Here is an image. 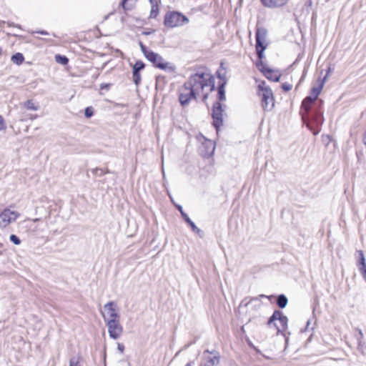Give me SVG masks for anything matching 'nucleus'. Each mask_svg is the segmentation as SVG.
<instances>
[{
  "mask_svg": "<svg viewBox=\"0 0 366 366\" xmlns=\"http://www.w3.org/2000/svg\"><path fill=\"white\" fill-rule=\"evenodd\" d=\"M6 127L3 117L0 115V131L4 129Z\"/></svg>",
  "mask_w": 366,
  "mask_h": 366,
  "instance_id": "obj_38",
  "label": "nucleus"
},
{
  "mask_svg": "<svg viewBox=\"0 0 366 366\" xmlns=\"http://www.w3.org/2000/svg\"><path fill=\"white\" fill-rule=\"evenodd\" d=\"M292 85L290 83L285 82L282 84V89L285 92H289L292 89Z\"/></svg>",
  "mask_w": 366,
  "mask_h": 366,
  "instance_id": "obj_36",
  "label": "nucleus"
},
{
  "mask_svg": "<svg viewBox=\"0 0 366 366\" xmlns=\"http://www.w3.org/2000/svg\"><path fill=\"white\" fill-rule=\"evenodd\" d=\"M93 115V112L89 107L85 109V116L86 117H91Z\"/></svg>",
  "mask_w": 366,
  "mask_h": 366,
  "instance_id": "obj_37",
  "label": "nucleus"
},
{
  "mask_svg": "<svg viewBox=\"0 0 366 366\" xmlns=\"http://www.w3.org/2000/svg\"><path fill=\"white\" fill-rule=\"evenodd\" d=\"M259 69L264 74L265 77L268 79L269 80L277 82L280 81V74L278 71H273L272 69L267 67L265 65L261 64H257Z\"/></svg>",
  "mask_w": 366,
  "mask_h": 366,
  "instance_id": "obj_14",
  "label": "nucleus"
},
{
  "mask_svg": "<svg viewBox=\"0 0 366 366\" xmlns=\"http://www.w3.org/2000/svg\"><path fill=\"white\" fill-rule=\"evenodd\" d=\"M20 105L23 106L24 107H25L26 109H27L29 110L36 111L39 109L38 104L34 103V101L31 99L27 100L24 102H22L20 104Z\"/></svg>",
  "mask_w": 366,
  "mask_h": 366,
  "instance_id": "obj_22",
  "label": "nucleus"
},
{
  "mask_svg": "<svg viewBox=\"0 0 366 366\" xmlns=\"http://www.w3.org/2000/svg\"><path fill=\"white\" fill-rule=\"evenodd\" d=\"M37 117H38V116H37V114H30V115L29 116V118L31 120H34V119H36V118H37Z\"/></svg>",
  "mask_w": 366,
  "mask_h": 366,
  "instance_id": "obj_42",
  "label": "nucleus"
},
{
  "mask_svg": "<svg viewBox=\"0 0 366 366\" xmlns=\"http://www.w3.org/2000/svg\"><path fill=\"white\" fill-rule=\"evenodd\" d=\"M288 302V300L285 295H280L277 298V305L281 309L285 308Z\"/></svg>",
  "mask_w": 366,
  "mask_h": 366,
  "instance_id": "obj_23",
  "label": "nucleus"
},
{
  "mask_svg": "<svg viewBox=\"0 0 366 366\" xmlns=\"http://www.w3.org/2000/svg\"><path fill=\"white\" fill-rule=\"evenodd\" d=\"M179 101L182 107H187L192 99H196L197 96L192 89L184 82V85L179 89Z\"/></svg>",
  "mask_w": 366,
  "mask_h": 366,
  "instance_id": "obj_9",
  "label": "nucleus"
},
{
  "mask_svg": "<svg viewBox=\"0 0 366 366\" xmlns=\"http://www.w3.org/2000/svg\"><path fill=\"white\" fill-rule=\"evenodd\" d=\"M257 95L261 100V106L264 111H271L274 107V98L271 88L264 81H262L257 86Z\"/></svg>",
  "mask_w": 366,
  "mask_h": 366,
  "instance_id": "obj_2",
  "label": "nucleus"
},
{
  "mask_svg": "<svg viewBox=\"0 0 366 366\" xmlns=\"http://www.w3.org/2000/svg\"><path fill=\"white\" fill-rule=\"evenodd\" d=\"M9 26H16V27H18V28H21V26H19V25H15V24H13V23H12V24H9Z\"/></svg>",
  "mask_w": 366,
  "mask_h": 366,
  "instance_id": "obj_45",
  "label": "nucleus"
},
{
  "mask_svg": "<svg viewBox=\"0 0 366 366\" xmlns=\"http://www.w3.org/2000/svg\"><path fill=\"white\" fill-rule=\"evenodd\" d=\"M132 77H133V81L135 84V85L139 86V84L141 82L140 73L138 71H132Z\"/></svg>",
  "mask_w": 366,
  "mask_h": 366,
  "instance_id": "obj_30",
  "label": "nucleus"
},
{
  "mask_svg": "<svg viewBox=\"0 0 366 366\" xmlns=\"http://www.w3.org/2000/svg\"><path fill=\"white\" fill-rule=\"evenodd\" d=\"M81 360V357L79 355L71 357L69 360V366H81L80 363Z\"/></svg>",
  "mask_w": 366,
  "mask_h": 366,
  "instance_id": "obj_28",
  "label": "nucleus"
},
{
  "mask_svg": "<svg viewBox=\"0 0 366 366\" xmlns=\"http://www.w3.org/2000/svg\"><path fill=\"white\" fill-rule=\"evenodd\" d=\"M223 112L222 105L220 102H216L212 107L213 125L217 131L223 124Z\"/></svg>",
  "mask_w": 366,
  "mask_h": 366,
  "instance_id": "obj_11",
  "label": "nucleus"
},
{
  "mask_svg": "<svg viewBox=\"0 0 366 366\" xmlns=\"http://www.w3.org/2000/svg\"><path fill=\"white\" fill-rule=\"evenodd\" d=\"M189 22V19L182 13L169 11L165 14L164 24L168 28L182 26Z\"/></svg>",
  "mask_w": 366,
  "mask_h": 366,
  "instance_id": "obj_5",
  "label": "nucleus"
},
{
  "mask_svg": "<svg viewBox=\"0 0 366 366\" xmlns=\"http://www.w3.org/2000/svg\"><path fill=\"white\" fill-rule=\"evenodd\" d=\"M356 338L358 342L357 349L361 353L364 354L366 351V342L363 341V333L361 330H358V335Z\"/></svg>",
  "mask_w": 366,
  "mask_h": 366,
  "instance_id": "obj_19",
  "label": "nucleus"
},
{
  "mask_svg": "<svg viewBox=\"0 0 366 366\" xmlns=\"http://www.w3.org/2000/svg\"><path fill=\"white\" fill-rule=\"evenodd\" d=\"M261 1L266 7L277 8L285 5L288 0H261Z\"/></svg>",
  "mask_w": 366,
  "mask_h": 366,
  "instance_id": "obj_16",
  "label": "nucleus"
},
{
  "mask_svg": "<svg viewBox=\"0 0 366 366\" xmlns=\"http://www.w3.org/2000/svg\"><path fill=\"white\" fill-rule=\"evenodd\" d=\"M358 269L366 282V264L364 265H360L358 267Z\"/></svg>",
  "mask_w": 366,
  "mask_h": 366,
  "instance_id": "obj_35",
  "label": "nucleus"
},
{
  "mask_svg": "<svg viewBox=\"0 0 366 366\" xmlns=\"http://www.w3.org/2000/svg\"><path fill=\"white\" fill-rule=\"evenodd\" d=\"M216 74H217V77L220 79V81H221L220 82L227 81L226 71L224 69L218 70Z\"/></svg>",
  "mask_w": 366,
  "mask_h": 366,
  "instance_id": "obj_32",
  "label": "nucleus"
},
{
  "mask_svg": "<svg viewBox=\"0 0 366 366\" xmlns=\"http://www.w3.org/2000/svg\"><path fill=\"white\" fill-rule=\"evenodd\" d=\"M201 154L204 157H209L213 154L215 150V144L213 141L206 139L200 148Z\"/></svg>",
  "mask_w": 366,
  "mask_h": 366,
  "instance_id": "obj_15",
  "label": "nucleus"
},
{
  "mask_svg": "<svg viewBox=\"0 0 366 366\" xmlns=\"http://www.w3.org/2000/svg\"><path fill=\"white\" fill-rule=\"evenodd\" d=\"M214 77L207 73H196L186 81L196 96L202 94L203 99L208 97L209 93L214 89Z\"/></svg>",
  "mask_w": 366,
  "mask_h": 366,
  "instance_id": "obj_1",
  "label": "nucleus"
},
{
  "mask_svg": "<svg viewBox=\"0 0 366 366\" xmlns=\"http://www.w3.org/2000/svg\"><path fill=\"white\" fill-rule=\"evenodd\" d=\"M9 239L16 245H19L21 244L20 239L15 234H11L9 237Z\"/></svg>",
  "mask_w": 366,
  "mask_h": 366,
  "instance_id": "obj_34",
  "label": "nucleus"
},
{
  "mask_svg": "<svg viewBox=\"0 0 366 366\" xmlns=\"http://www.w3.org/2000/svg\"><path fill=\"white\" fill-rule=\"evenodd\" d=\"M20 214L15 210H11L10 208H5L0 213V227L6 228L10 224L14 222Z\"/></svg>",
  "mask_w": 366,
  "mask_h": 366,
  "instance_id": "obj_8",
  "label": "nucleus"
},
{
  "mask_svg": "<svg viewBox=\"0 0 366 366\" xmlns=\"http://www.w3.org/2000/svg\"><path fill=\"white\" fill-rule=\"evenodd\" d=\"M146 59L152 62L154 66L162 70L168 72H174L176 67L175 66L169 62L166 61L162 56L159 54L151 51L146 56Z\"/></svg>",
  "mask_w": 366,
  "mask_h": 366,
  "instance_id": "obj_6",
  "label": "nucleus"
},
{
  "mask_svg": "<svg viewBox=\"0 0 366 366\" xmlns=\"http://www.w3.org/2000/svg\"><path fill=\"white\" fill-rule=\"evenodd\" d=\"M105 323L108 327L109 337L113 340L119 339L123 332V327L120 324L119 320H110Z\"/></svg>",
  "mask_w": 366,
  "mask_h": 366,
  "instance_id": "obj_12",
  "label": "nucleus"
},
{
  "mask_svg": "<svg viewBox=\"0 0 366 366\" xmlns=\"http://www.w3.org/2000/svg\"><path fill=\"white\" fill-rule=\"evenodd\" d=\"M160 1L150 0L152 5L149 18L154 19L159 14V3Z\"/></svg>",
  "mask_w": 366,
  "mask_h": 366,
  "instance_id": "obj_20",
  "label": "nucleus"
},
{
  "mask_svg": "<svg viewBox=\"0 0 366 366\" xmlns=\"http://www.w3.org/2000/svg\"><path fill=\"white\" fill-rule=\"evenodd\" d=\"M356 253L357 254V265L359 267L360 265H364L366 264V260L365 257V254L362 250H357Z\"/></svg>",
  "mask_w": 366,
  "mask_h": 366,
  "instance_id": "obj_25",
  "label": "nucleus"
},
{
  "mask_svg": "<svg viewBox=\"0 0 366 366\" xmlns=\"http://www.w3.org/2000/svg\"><path fill=\"white\" fill-rule=\"evenodd\" d=\"M227 84V81H224L222 82H219V84L218 86V98L219 101H224L226 99L225 97V90L224 87Z\"/></svg>",
  "mask_w": 366,
  "mask_h": 366,
  "instance_id": "obj_21",
  "label": "nucleus"
},
{
  "mask_svg": "<svg viewBox=\"0 0 366 366\" xmlns=\"http://www.w3.org/2000/svg\"><path fill=\"white\" fill-rule=\"evenodd\" d=\"M24 60V57L21 53H16L11 56V61L17 65L21 64Z\"/></svg>",
  "mask_w": 366,
  "mask_h": 366,
  "instance_id": "obj_26",
  "label": "nucleus"
},
{
  "mask_svg": "<svg viewBox=\"0 0 366 366\" xmlns=\"http://www.w3.org/2000/svg\"><path fill=\"white\" fill-rule=\"evenodd\" d=\"M145 67V64L142 61H137L133 66V71L139 72Z\"/></svg>",
  "mask_w": 366,
  "mask_h": 366,
  "instance_id": "obj_31",
  "label": "nucleus"
},
{
  "mask_svg": "<svg viewBox=\"0 0 366 366\" xmlns=\"http://www.w3.org/2000/svg\"><path fill=\"white\" fill-rule=\"evenodd\" d=\"M312 96L310 95L304 99L302 102V108L304 109L305 114H309L310 112L311 105L316 101Z\"/></svg>",
  "mask_w": 366,
  "mask_h": 366,
  "instance_id": "obj_18",
  "label": "nucleus"
},
{
  "mask_svg": "<svg viewBox=\"0 0 366 366\" xmlns=\"http://www.w3.org/2000/svg\"><path fill=\"white\" fill-rule=\"evenodd\" d=\"M55 60L57 63L62 65H66L69 62V59L66 56H61L60 54H56L55 56Z\"/></svg>",
  "mask_w": 366,
  "mask_h": 366,
  "instance_id": "obj_29",
  "label": "nucleus"
},
{
  "mask_svg": "<svg viewBox=\"0 0 366 366\" xmlns=\"http://www.w3.org/2000/svg\"><path fill=\"white\" fill-rule=\"evenodd\" d=\"M154 31H155V30L152 29V30H151V31H142V34L143 35H146V36H147V35H149V34H153Z\"/></svg>",
  "mask_w": 366,
  "mask_h": 366,
  "instance_id": "obj_40",
  "label": "nucleus"
},
{
  "mask_svg": "<svg viewBox=\"0 0 366 366\" xmlns=\"http://www.w3.org/2000/svg\"><path fill=\"white\" fill-rule=\"evenodd\" d=\"M139 45L141 49L142 52L144 54V56L146 57L148 53L151 51V50H148L147 46L141 41H139Z\"/></svg>",
  "mask_w": 366,
  "mask_h": 366,
  "instance_id": "obj_33",
  "label": "nucleus"
},
{
  "mask_svg": "<svg viewBox=\"0 0 366 366\" xmlns=\"http://www.w3.org/2000/svg\"><path fill=\"white\" fill-rule=\"evenodd\" d=\"M104 312H102L104 322L117 320L120 319L117 304L114 302H109L104 306Z\"/></svg>",
  "mask_w": 366,
  "mask_h": 366,
  "instance_id": "obj_10",
  "label": "nucleus"
},
{
  "mask_svg": "<svg viewBox=\"0 0 366 366\" xmlns=\"http://www.w3.org/2000/svg\"><path fill=\"white\" fill-rule=\"evenodd\" d=\"M324 85V80H320V83L318 86L313 87L311 91V96L313 97L314 99H317L318 96L320 95L322 87Z\"/></svg>",
  "mask_w": 366,
  "mask_h": 366,
  "instance_id": "obj_24",
  "label": "nucleus"
},
{
  "mask_svg": "<svg viewBox=\"0 0 366 366\" xmlns=\"http://www.w3.org/2000/svg\"><path fill=\"white\" fill-rule=\"evenodd\" d=\"M1 52H2V49H1V48L0 47V55L1 54Z\"/></svg>",
  "mask_w": 366,
  "mask_h": 366,
  "instance_id": "obj_48",
  "label": "nucleus"
},
{
  "mask_svg": "<svg viewBox=\"0 0 366 366\" xmlns=\"http://www.w3.org/2000/svg\"><path fill=\"white\" fill-rule=\"evenodd\" d=\"M177 209L180 212L181 215L184 219V221L187 222L189 225L191 227L192 231H194L196 233H199L201 230L196 226V224L190 219L188 215L183 211L182 207L179 205L177 206Z\"/></svg>",
  "mask_w": 366,
  "mask_h": 366,
  "instance_id": "obj_17",
  "label": "nucleus"
},
{
  "mask_svg": "<svg viewBox=\"0 0 366 366\" xmlns=\"http://www.w3.org/2000/svg\"><path fill=\"white\" fill-rule=\"evenodd\" d=\"M191 344H192V343H189V344H187V345H185L183 347L182 350H184V349L188 348V347L191 345Z\"/></svg>",
  "mask_w": 366,
  "mask_h": 366,
  "instance_id": "obj_44",
  "label": "nucleus"
},
{
  "mask_svg": "<svg viewBox=\"0 0 366 366\" xmlns=\"http://www.w3.org/2000/svg\"><path fill=\"white\" fill-rule=\"evenodd\" d=\"M307 118V126L312 132L315 135H317L320 132V127L323 124L324 118L322 113L317 109L310 112L309 114H302V119L305 122Z\"/></svg>",
  "mask_w": 366,
  "mask_h": 366,
  "instance_id": "obj_3",
  "label": "nucleus"
},
{
  "mask_svg": "<svg viewBox=\"0 0 366 366\" xmlns=\"http://www.w3.org/2000/svg\"><path fill=\"white\" fill-rule=\"evenodd\" d=\"M2 254V252H0V254Z\"/></svg>",
  "mask_w": 366,
  "mask_h": 366,
  "instance_id": "obj_50",
  "label": "nucleus"
},
{
  "mask_svg": "<svg viewBox=\"0 0 366 366\" xmlns=\"http://www.w3.org/2000/svg\"><path fill=\"white\" fill-rule=\"evenodd\" d=\"M3 247V244L0 243V247Z\"/></svg>",
  "mask_w": 366,
  "mask_h": 366,
  "instance_id": "obj_49",
  "label": "nucleus"
},
{
  "mask_svg": "<svg viewBox=\"0 0 366 366\" xmlns=\"http://www.w3.org/2000/svg\"><path fill=\"white\" fill-rule=\"evenodd\" d=\"M210 355V356L205 357V362L202 363L199 366H214L219 363L220 355L219 353L215 350L209 351L208 350L204 352V355Z\"/></svg>",
  "mask_w": 366,
  "mask_h": 366,
  "instance_id": "obj_13",
  "label": "nucleus"
},
{
  "mask_svg": "<svg viewBox=\"0 0 366 366\" xmlns=\"http://www.w3.org/2000/svg\"><path fill=\"white\" fill-rule=\"evenodd\" d=\"M288 318L280 310H274L272 316L267 322V326H272L277 330V333H283L287 329Z\"/></svg>",
  "mask_w": 366,
  "mask_h": 366,
  "instance_id": "obj_4",
  "label": "nucleus"
},
{
  "mask_svg": "<svg viewBox=\"0 0 366 366\" xmlns=\"http://www.w3.org/2000/svg\"><path fill=\"white\" fill-rule=\"evenodd\" d=\"M310 320H308V321L307 322V327H308V326L310 325Z\"/></svg>",
  "mask_w": 366,
  "mask_h": 366,
  "instance_id": "obj_47",
  "label": "nucleus"
},
{
  "mask_svg": "<svg viewBox=\"0 0 366 366\" xmlns=\"http://www.w3.org/2000/svg\"><path fill=\"white\" fill-rule=\"evenodd\" d=\"M363 143L366 146V130H365V134L363 135Z\"/></svg>",
  "mask_w": 366,
  "mask_h": 366,
  "instance_id": "obj_43",
  "label": "nucleus"
},
{
  "mask_svg": "<svg viewBox=\"0 0 366 366\" xmlns=\"http://www.w3.org/2000/svg\"><path fill=\"white\" fill-rule=\"evenodd\" d=\"M91 172L95 175V176H99V177H101V176H103L104 174H109L110 173V171L108 169H102V168H94V169H92L91 170Z\"/></svg>",
  "mask_w": 366,
  "mask_h": 366,
  "instance_id": "obj_27",
  "label": "nucleus"
},
{
  "mask_svg": "<svg viewBox=\"0 0 366 366\" xmlns=\"http://www.w3.org/2000/svg\"><path fill=\"white\" fill-rule=\"evenodd\" d=\"M185 366H192V362H188L187 364H186Z\"/></svg>",
  "mask_w": 366,
  "mask_h": 366,
  "instance_id": "obj_46",
  "label": "nucleus"
},
{
  "mask_svg": "<svg viewBox=\"0 0 366 366\" xmlns=\"http://www.w3.org/2000/svg\"><path fill=\"white\" fill-rule=\"evenodd\" d=\"M117 349L118 350L121 352V353H123L124 352V345L121 344V343H118L117 345Z\"/></svg>",
  "mask_w": 366,
  "mask_h": 366,
  "instance_id": "obj_39",
  "label": "nucleus"
},
{
  "mask_svg": "<svg viewBox=\"0 0 366 366\" xmlns=\"http://www.w3.org/2000/svg\"><path fill=\"white\" fill-rule=\"evenodd\" d=\"M36 33L40 34H42V35H48L49 34V33L47 31H44V30L36 31Z\"/></svg>",
  "mask_w": 366,
  "mask_h": 366,
  "instance_id": "obj_41",
  "label": "nucleus"
},
{
  "mask_svg": "<svg viewBox=\"0 0 366 366\" xmlns=\"http://www.w3.org/2000/svg\"><path fill=\"white\" fill-rule=\"evenodd\" d=\"M267 35V30L264 27H258L255 34L256 51L259 59L263 57V52L267 47L264 44Z\"/></svg>",
  "mask_w": 366,
  "mask_h": 366,
  "instance_id": "obj_7",
  "label": "nucleus"
}]
</instances>
